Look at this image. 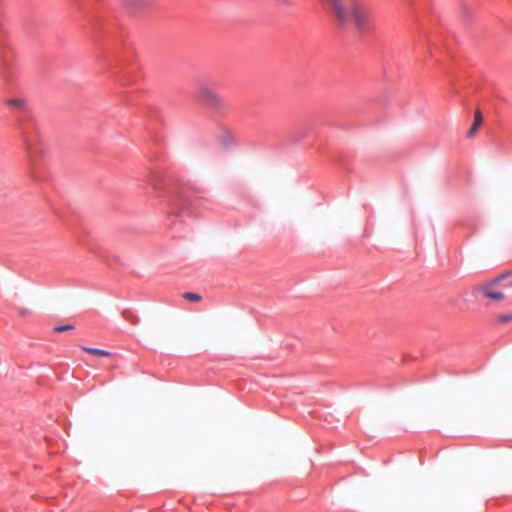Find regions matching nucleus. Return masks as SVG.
<instances>
[{
	"instance_id": "6e6552de",
	"label": "nucleus",
	"mask_w": 512,
	"mask_h": 512,
	"mask_svg": "<svg viewBox=\"0 0 512 512\" xmlns=\"http://www.w3.org/2000/svg\"><path fill=\"white\" fill-rule=\"evenodd\" d=\"M24 100L23 99H9L7 100V105L12 107H18L21 108L24 106Z\"/></svg>"
},
{
	"instance_id": "20e7f679",
	"label": "nucleus",
	"mask_w": 512,
	"mask_h": 512,
	"mask_svg": "<svg viewBox=\"0 0 512 512\" xmlns=\"http://www.w3.org/2000/svg\"><path fill=\"white\" fill-rule=\"evenodd\" d=\"M502 278H503V276L495 279L492 283L479 286L478 287L479 291L484 296H486L487 298H489L491 300H494V301L502 300L504 298V294L492 289L493 284L499 282Z\"/></svg>"
},
{
	"instance_id": "423d86ee",
	"label": "nucleus",
	"mask_w": 512,
	"mask_h": 512,
	"mask_svg": "<svg viewBox=\"0 0 512 512\" xmlns=\"http://www.w3.org/2000/svg\"><path fill=\"white\" fill-rule=\"evenodd\" d=\"M82 350L92 354L97 357H108L110 356V352L107 350L97 349V348H90V347H82Z\"/></svg>"
},
{
	"instance_id": "0eeeda50",
	"label": "nucleus",
	"mask_w": 512,
	"mask_h": 512,
	"mask_svg": "<svg viewBox=\"0 0 512 512\" xmlns=\"http://www.w3.org/2000/svg\"><path fill=\"white\" fill-rule=\"evenodd\" d=\"M182 296L184 299L192 302H199L202 300V296L194 292H185Z\"/></svg>"
},
{
	"instance_id": "9d476101",
	"label": "nucleus",
	"mask_w": 512,
	"mask_h": 512,
	"mask_svg": "<svg viewBox=\"0 0 512 512\" xmlns=\"http://www.w3.org/2000/svg\"><path fill=\"white\" fill-rule=\"evenodd\" d=\"M461 11H462V14H463L464 17H468L471 14L470 8L468 6H466V5L462 6Z\"/></svg>"
},
{
	"instance_id": "1a4fd4ad",
	"label": "nucleus",
	"mask_w": 512,
	"mask_h": 512,
	"mask_svg": "<svg viewBox=\"0 0 512 512\" xmlns=\"http://www.w3.org/2000/svg\"><path fill=\"white\" fill-rule=\"evenodd\" d=\"M74 329V326L73 325H70V324H67V325H61V326H56L54 327V331L55 332H66V331H71Z\"/></svg>"
},
{
	"instance_id": "f8f14e48",
	"label": "nucleus",
	"mask_w": 512,
	"mask_h": 512,
	"mask_svg": "<svg viewBox=\"0 0 512 512\" xmlns=\"http://www.w3.org/2000/svg\"><path fill=\"white\" fill-rule=\"evenodd\" d=\"M511 319H512V316H511V315L501 316V317L499 318V320H500L501 322H507V321H509V320H511Z\"/></svg>"
},
{
	"instance_id": "f257e3e1",
	"label": "nucleus",
	"mask_w": 512,
	"mask_h": 512,
	"mask_svg": "<svg viewBox=\"0 0 512 512\" xmlns=\"http://www.w3.org/2000/svg\"><path fill=\"white\" fill-rule=\"evenodd\" d=\"M329 6L340 26L353 23L357 29L366 30L372 19L369 7L362 0H323Z\"/></svg>"
},
{
	"instance_id": "9b49d317",
	"label": "nucleus",
	"mask_w": 512,
	"mask_h": 512,
	"mask_svg": "<svg viewBox=\"0 0 512 512\" xmlns=\"http://www.w3.org/2000/svg\"><path fill=\"white\" fill-rule=\"evenodd\" d=\"M20 316L25 317L30 315V310L28 308H21L18 310Z\"/></svg>"
},
{
	"instance_id": "f03ea898",
	"label": "nucleus",
	"mask_w": 512,
	"mask_h": 512,
	"mask_svg": "<svg viewBox=\"0 0 512 512\" xmlns=\"http://www.w3.org/2000/svg\"><path fill=\"white\" fill-rule=\"evenodd\" d=\"M198 97L207 106L220 109L225 106L224 100L208 85L201 84L198 87Z\"/></svg>"
},
{
	"instance_id": "7ed1b4c3",
	"label": "nucleus",
	"mask_w": 512,
	"mask_h": 512,
	"mask_svg": "<svg viewBox=\"0 0 512 512\" xmlns=\"http://www.w3.org/2000/svg\"><path fill=\"white\" fill-rule=\"evenodd\" d=\"M123 7L132 14H137L150 9L154 0H121Z\"/></svg>"
},
{
	"instance_id": "39448f33",
	"label": "nucleus",
	"mask_w": 512,
	"mask_h": 512,
	"mask_svg": "<svg viewBox=\"0 0 512 512\" xmlns=\"http://www.w3.org/2000/svg\"><path fill=\"white\" fill-rule=\"evenodd\" d=\"M483 122V116H482V113L480 110H476L475 111V114H474V122L472 124V126L470 127V129L468 130L467 132V137L468 138H472L475 136L479 126L482 124Z\"/></svg>"
}]
</instances>
